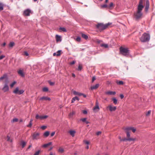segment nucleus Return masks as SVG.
Instances as JSON below:
<instances>
[{
    "instance_id": "39448f33",
    "label": "nucleus",
    "mask_w": 155,
    "mask_h": 155,
    "mask_svg": "<svg viewBox=\"0 0 155 155\" xmlns=\"http://www.w3.org/2000/svg\"><path fill=\"white\" fill-rule=\"evenodd\" d=\"M125 132L127 134V138H124L123 139H121V141H134L136 140L135 138H133L130 137V134L129 131H128L127 130H125Z\"/></svg>"
},
{
    "instance_id": "f8f14e48",
    "label": "nucleus",
    "mask_w": 155,
    "mask_h": 155,
    "mask_svg": "<svg viewBox=\"0 0 155 155\" xmlns=\"http://www.w3.org/2000/svg\"><path fill=\"white\" fill-rule=\"evenodd\" d=\"M143 0H140L137 8L143 9L144 8V6L143 5Z\"/></svg>"
},
{
    "instance_id": "9d476101",
    "label": "nucleus",
    "mask_w": 155,
    "mask_h": 155,
    "mask_svg": "<svg viewBox=\"0 0 155 155\" xmlns=\"http://www.w3.org/2000/svg\"><path fill=\"white\" fill-rule=\"evenodd\" d=\"M107 108H109L110 111L111 112L115 111L117 108L116 107H113L111 105H109L107 107Z\"/></svg>"
},
{
    "instance_id": "37998d69",
    "label": "nucleus",
    "mask_w": 155,
    "mask_h": 155,
    "mask_svg": "<svg viewBox=\"0 0 155 155\" xmlns=\"http://www.w3.org/2000/svg\"><path fill=\"white\" fill-rule=\"evenodd\" d=\"M40 150H38L36 152H35V154H34V155H39L40 153Z\"/></svg>"
},
{
    "instance_id": "49530a36",
    "label": "nucleus",
    "mask_w": 155,
    "mask_h": 155,
    "mask_svg": "<svg viewBox=\"0 0 155 155\" xmlns=\"http://www.w3.org/2000/svg\"><path fill=\"white\" fill-rule=\"evenodd\" d=\"M61 54V51H58L57 52V56H59Z\"/></svg>"
},
{
    "instance_id": "680f3d73",
    "label": "nucleus",
    "mask_w": 155,
    "mask_h": 155,
    "mask_svg": "<svg viewBox=\"0 0 155 155\" xmlns=\"http://www.w3.org/2000/svg\"><path fill=\"white\" fill-rule=\"evenodd\" d=\"M96 80V78L95 77H93L92 79V82H93L94 80Z\"/></svg>"
},
{
    "instance_id": "a878e982",
    "label": "nucleus",
    "mask_w": 155,
    "mask_h": 155,
    "mask_svg": "<svg viewBox=\"0 0 155 155\" xmlns=\"http://www.w3.org/2000/svg\"><path fill=\"white\" fill-rule=\"evenodd\" d=\"M69 133L70 135L73 137L74 136V134L75 133V131L74 130H70L69 131Z\"/></svg>"
},
{
    "instance_id": "c756f323",
    "label": "nucleus",
    "mask_w": 155,
    "mask_h": 155,
    "mask_svg": "<svg viewBox=\"0 0 155 155\" xmlns=\"http://www.w3.org/2000/svg\"><path fill=\"white\" fill-rule=\"evenodd\" d=\"M59 30H61L62 31H64V32H66L67 30L65 28L63 27H61L59 28Z\"/></svg>"
},
{
    "instance_id": "b1692460",
    "label": "nucleus",
    "mask_w": 155,
    "mask_h": 155,
    "mask_svg": "<svg viewBox=\"0 0 155 155\" xmlns=\"http://www.w3.org/2000/svg\"><path fill=\"white\" fill-rule=\"evenodd\" d=\"M79 98L77 97H75L72 98L71 100V103H73L76 100L79 101Z\"/></svg>"
},
{
    "instance_id": "09e8293b",
    "label": "nucleus",
    "mask_w": 155,
    "mask_h": 155,
    "mask_svg": "<svg viewBox=\"0 0 155 155\" xmlns=\"http://www.w3.org/2000/svg\"><path fill=\"white\" fill-rule=\"evenodd\" d=\"M24 55L26 56H28L29 54L27 51H25L24 52Z\"/></svg>"
},
{
    "instance_id": "c85d7f7f",
    "label": "nucleus",
    "mask_w": 155,
    "mask_h": 155,
    "mask_svg": "<svg viewBox=\"0 0 155 155\" xmlns=\"http://www.w3.org/2000/svg\"><path fill=\"white\" fill-rule=\"evenodd\" d=\"M112 100L113 101V103L114 104H116L117 103V100L116 98H112Z\"/></svg>"
},
{
    "instance_id": "a18cd8bd",
    "label": "nucleus",
    "mask_w": 155,
    "mask_h": 155,
    "mask_svg": "<svg viewBox=\"0 0 155 155\" xmlns=\"http://www.w3.org/2000/svg\"><path fill=\"white\" fill-rule=\"evenodd\" d=\"M6 75H4L3 76H2L1 77H0V81L1 80H3L4 78H5L6 77Z\"/></svg>"
},
{
    "instance_id": "13d9d810",
    "label": "nucleus",
    "mask_w": 155,
    "mask_h": 155,
    "mask_svg": "<svg viewBox=\"0 0 155 155\" xmlns=\"http://www.w3.org/2000/svg\"><path fill=\"white\" fill-rule=\"evenodd\" d=\"M83 113L84 114H87V111L86 110H84L83 111Z\"/></svg>"
},
{
    "instance_id": "f3484780",
    "label": "nucleus",
    "mask_w": 155,
    "mask_h": 155,
    "mask_svg": "<svg viewBox=\"0 0 155 155\" xmlns=\"http://www.w3.org/2000/svg\"><path fill=\"white\" fill-rule=\"evenodd\" d=\"M18 74L20 75L22 77H24L25 76V74L23 72V71L22 70H19L18 71Z\"/></svg>"
},
{
    "instance_id": "864d4df0",
    "label": "nucleus",
    "mask_w": 155,
    "mask_h": 155,
    "mask_svg": "<svg viewBox=\"0 0 155 155\" xmlns=\"http://www.w3.org/2000/svg\"><path fill=\"white\" fill-rule=\"evenodd\" d=\"M5 56L4 55H2L1 56H0V60L2 59L3 58H4L5 57Z\"/></svg>"
},
{
    "instance_id": "72a5a7b5",
    "label": "nucleus",
    "mask_w": 155,
    "mask_h": 155,
    "mask_svg": "<svg viewBox=\"0 0 155 155\" xmlns=\"http://www.w3.org/2000/svg\"><path fill=\"white\" fill-rule=\"evenodd\" d=\"M33 121V120L32 119H31L30 121V122H29V124L27 126V127H31L32 125V121Z\"/></svg>"
},
{
    "instance_id": "c03bdc74",
    "label": "nucleus",
    "mask_w": 155,
    "mask_h": 155,
    "mask_svg": "<svg viewBox=\"0 0 155 155\" xmlns=\"http://www.w3.org/2000/svg\"><path fill=\"white\" fill-rule=\"evenodd\" d=\"M107 7V5L106 4L104 5L101 6V7L102 8H105Z\"/></svg>"
},
{
    "instance_id": "69168bd1",
    "label": "nucleus",
    "mask_w": 155,
    "mask_h": 155,
    "mask_svg": "<svg viewBox=\"0 0 155 155\" xmlns=\"http://www.w3.org/2000/svg\"><path fill=\"white\" fill-rule=\"evenodd\" d=\"M72 76L74 78H75V74L74 73H72Z\"/></svg>"
},
{
    "instance_id": "6ab92c4d",
    "label": "nucleus",
    "mask_w": 155,
    "mask_h": 155,
    "mask_svg": "<svg viewBox=\"0 0 155 155\" xmlns=\"http://www.w3.org/2000/svg\"><path fill=\"white\" fill-rule=\"evenodd\" d=\"M27 143V142L23 140H21L20 142V145L22 146V148H23L25 146Z\"/></svg>"
},
{
    "instance_id": "774afa93",
    "label": "nucleus",
    "mask_w": 155,
    "mask_h": 155,
    "mask_svg": "<svg viewBox=\"0 0 155 155\" xmlns=\"http://www.w3.org/2000/svg\"><path fill=\"white\" fill-rule=\"evenodd\" d=\"M32 146L31 145H30L28 147V149H29L30 148H31V147Z\"/></svg>"
},
{
    "instance_id": "4c0bfd02",
    "label": "nucleus",
    "mask_w": 155,
    "mask_h": 155,
    "mask_svg": "<svg viewBox=\"0 0 155 155\" xmlns=\"http://www.w3.org/2000/svg\"><path fill=\"white\" fill-rule=\"evenodd\" d=\"M43 91L44 92H47L48 91V89L47 87H45L43 88Z\"/></svg>"
},
{
    "instance_id": "0eeeda50",
    "label": "nucleus",
    "mask_w": 155,
    "mask_h": 155,
    "mask_svg": "<svg viewBox=\"0 0 155 155\" xmlns=\"http://www.w3.org/2000/svg\"><path fill=\"white\" fill-rule=\"evenodd\" d=\"M40 134L35 132L32 134L33 140H38L39 139Z\"/></svg>"
},
{
    "instance_id": "a211bd4d",
    "label": "nucleus",
    "mask_w": 155,
    "mask_h": 155,
    "mask_svg": "<svg viewBox=\"0 0 155 155\" xmlns=\"http://www.w3.org/2000/svg\"><path fill=\"white\" fill-rule=\"evenodd\" d=\"M106 94L109 95H114L116 94L115 91H108L106 92Z\"/></svg>"
},
{
    "instance_id": "e2e57ef3",
    "label": "nucleus",
    "mask_w": 155,
    "mask_h": 155,
    "mask_svg": "<svg viewBox=\"0 0 155 155\" xmlns=\"http://www.w3.org/2000/svg\"><path fill=\"white\" fill-rule=\"evenodd\" d=\"M120 97L121 99H123L124 97V96L123 94L120 95Z\"/></svg>"
},
{
    "instance_id": "ea45409f",
    "label": "nucleus",
    "mask_w": 155,
    "mask_h": 155,
    "mask_svg": "<svg viewBox=\"0 0 155 155\" xmlns=\"http://www.w3.org/2000/svg\"><path fill=\"white\" fill-rule=\"evenodd\" d=\"M64 149L62 148H60L59 149V151L61 153H63L64 152Z\"/></svg>"
},
{
    "instance_id": "bb28decb",
    "label": "nucleus",
    "mask_w": 155,
    "mask_h": 155,
    "mask_svg": "<svg viewBox=\"0 0 155 155\" xmlns=\"http://www.w3.org/2000/svg\"><path fill=\"white\" fill-rule=\"evenodd\" d=\"M49 134V131H47L45 132L44 134V135L45 137H48Z\"/></svg>"
},
{
    "instance_id": "3c124183",
    "label": "nucleus",
    "mask_w": 155,
    "mask_h": 155,
    "mask_svg": "<svg viewBox=\"0 0 155 155\" xmlns=\"http://www.w3.org/2000/svg\"><path fill=\"white\" fill-rule=\"evenodd\" d=\"M76 40L78 41H81V38L80 37H78L76 38Z\"/></svg>"
},
{
    "instance_id": "58836bf2",
    "label": "nucleus",
    "mask_w": 155,
    "mask_h": 155,
    "mask_svg": "<svg viewBox=\"0 0 155 155\" xmlns=\"http://www.w3.org/2000/svg\"><path fill=\"white\" fill-rule=\"evenodd\" d=\"M16 82L15 81H14L11 84H10V87H12L14 86L15 85V84L16 83Z\"/></svg>"
},
{
    "instance_id": "7c9ffc66",
    "label": "nucleus",
    "mask_w": 155,
    "mask_h": 155,
    "mask_svg": "<svg viewBox=\"0 0 155 155\" xmlns=\"http://www.w3.org/2000/svg\"><path fill=\"white\" fill-rule=\"evenodd\" d=\"M116 83L119 85H123L124 84L123 82L122 81H117Z\"/></svg>"
},
{
    "instance_id": "f03ea898",
    "label": "nucleus",
    "mask_w": 155,
    "mask_h": 155,
    "mask_svg": "<svg viewBox=\"0 0 155 155\" xmlns=\"http://www.w3.org/2000/svg\"><path fill=\"white\" fill-rule=\"evenodd\" d=\"M111 23H108L106 24H104L102 23H100L96 25L97 28L100 31L104 30L107 28L110 25Z\"/></svg>"
},
{
    "instance_id": "5fc2aeb1",
    "label": "nucleus",
    "mask_w": 155,
    "mask_h": 155,
    "mask_svg": "<svg viewBox=\"0 0 155 155\" xmlns=\"http://www.w3.org/2000/svg\"><path fill=\"white\" fill-rule=\"evenodd\" d=\"M101 131H98L97 132L96 134L98 136L101 134Z\"/></svg>"
},
{
    "instance_id": "cd10ccee",
    "label": "nucleus",
    "mask_w": 155,
    "mask_h": 155,
    "mask_svg": "<svg viewBox=\"0 0 155 155\" xmlns=\"http://www.w3.org/2000/svg\"><path fill=\"white\" fill-rule=\"evenodd\" d=\"M4 5L1 3H0V12L3 9Z\"/></svg>"
},
{
    "instance_id": "0e129e2a",
    "label": "nucleus",
    "mask_w": 155,
    "mask_h": 155,
    "mask_svg": "<svg viewBox=\"0 0 155 155\" xmlns=\"http://www.w3.org/2000/svg\"><path fill=\"white\" fill-rule=\"evenodd\" d=\"M82 96H83L84 97H86V95L85 94L82 93Z\"/></svg>"
},
{
    "instance_id": "4be33fe9",
    "label": "nucleus",
    "mask_w": 155,
    "mask_h": 155,
    "mask_svg": "<svg viewBox=\"0 0 155 155\" xmlns=\"http://www.w3.org/2000/svg\"><path fill=\"white\" fill-rule=\"evenodd\" d=\"M73 93L75 95H78L79 96H81L82 95L81 93H79L75 91H73Z\"/></svg>"
},
{
    "instance_id": "393cba45",
    "label": "nucleus",
    "mask_w": 155,
    "mask_h": 155,
    "mask_svg": "<svg viewBox=\"0 0 155 155\" xmlns=\"http://www.w3.org/2000/svg\"><path fill=\"white\" fill-rule=\"evenodd\" d=\"M81 36H82V37L83 38H84L85 39L87 40L88 38V37L87 35L84 34L82 33H81Z\"/></svg>"
},
{
    "instance_id": "4468645a",
    "label": "nucleus",
    "mask_w": 155,
    "mask_h": 155,
    "mask_svg": "<svg viewBox=\"0 0 155 155\" xmlns=\"http://www.w3.org/2000/svg\"><path fill=\"white\" fill-rule=\"evenodd\" d=\"M31 12V11L28 9H27L24 12V14L26 16H28L30 15V13Z\"/></svg>"
},
{
    "instance_id": "e433bc0d",
    "label": "nucleus",
    "mask_w": 155,
    "mask_h": 155,
    "mask_svg": "<svg viewBox=\"0 0 155 155\" xmlns=\"http://www.w3.org/2000/svg\"><path fill=\"white\" fill-rule=\"evenodd\" d=\"M75 113V112L74 111H72L69 114V116L70 117H71L72 116L74 115Z\"/></svg>"
},
{
    "instance_id": "338daca9",
    "label": "nucleus",
    "mask_w": 155,
    "mask_h": 155,
    "mask_svg": "<svg viewBox=\"0 0 155 155\" xmlns=\"http://www.w3.org/2000/svg\"><path fill=\"white\" fill-rule=\"evenodd\" d=\"M57 54H56V53H54L53 54V55L54 56H57Z\"/></svg>"
},
{
    "instance_id": "dca6fc26",
    "label": "nucleus",
    "mask_w": 155,
    "mask_h": 155,
    "mask_svg": "<svg viewBox=\"0 0 155 155\" xmlns=\"http://www.w3.org/2000/svg\"><path fill=\"white\" fill-rule=\"evenodd\" d=\"M100 86V84H97L95 85H93L91 87V89L92 90L94 89H96L98 88Z\"/></svg>"
},
{
    "instance_id": "6e6d98bb",
    "label": "nucleus",
    "mask_w": 155,
    "mask_h": 155,
    "mask_svg": "<svg viewBox=\"0 0 155 155\" xmlns=\"http://www.w3.org/2000/svg\"><path fill=\"white\" fill-rule=\"evenodd\" d=\"M49 84L51 85H53L54 84V82H51L50 81H49Z\"/></svg>"
},
{
    "instance_id": "8fccbe9b",
    "label": "nucleus",
    "mask_w": 155,
    "mask_h": 155,
    "mask_svg": "<svg viewBox=\"0 0 155 155\" xmlns=\"http://www.w3.org/2000/svg\"><path fill=\"white\" fill-rule=\"evenodd\" d=\"M7 141H10L11 142H12V140L10 139V138L8 136L7 137Z\"/></svg>"
},
{
    "instance_id": "412c9836",
    "label": "nucleus",
    "mask_w": 155,
    "mask_h": 155,
    "mask_svg": "<svg viewBox=\"0 0 155 155\" xmlns=\"http://www.w3.org/2000/svg\"><path fill=\"white\" fill-rule=\"evenodd\" d=\"M56 41L57 42L61 41V37L60 36L58 35H56Z\"/></svg>"
},
{
    "instance_id": "bf43d9fd",
    "label": "nucleus",
    "mask_w": 155,
    "mask_h": 155,
    "mask_svg": "<svg viewBox=\"0 0 155 155\" xmlns=\"http://www.w3.org/2000/svg\"><path fill=\"white\" fill-rule=\"evenodd\" d=\"M75 61H73L72 62L70 63V64L71 65L74 64H75Z\"/></svg>"
},
{
    "instance_id": "f704fd0d",
    "label": "nucleus",
    "mask_w": 155,
    "mask_h": 155,
    "mask_svg": "<svg viewBox=\"0 0 155 155\" xmlns=\"http://www.w3.org/2000/svg\"><path fill=\"white\" fill-rule=\"evenodd\" d=\"M151 113V110H149L146 113V116H149L150 114Z\"/></svg>"
},
{
    "instance_id": "052dcab7",
    "label": "nucleus",
    "mask_w": 155,
    "mask_h": 155,
    "mask_svg": "<svg viewBox=\"0 0 155 155\" xmlns=\"http://www.w3.org/2000/svg\"><path fill=\"white\" fill-rule=\"evenodd\" d=\"M86 119H87L86 118H84L82 119H81V120L83 122H85L86 120Z\"/></svg>"
},
{
    "instance_id": "2eb2a0df",
    "label": "nucleus",
    "mask_w": 155,
    "mask_h": 155,
    "mask_svg": "<svg viewBox=\"0 0 155 155\" xmlns=\"http://www.w3.org/2000/svg\"><path fill=\"white\" fill-rule=\"evenodd\" d=\"M149 2L148 0L146 1V6L145 7V10L146 11H147L149 7Z\"/></svg>"
},
{
    "instance_id": "ddd939ff",
    "label": "nucleus",
    "mask_w": 155,
    "mask_h": 155,
    "mask_svg": "<svg viewBox=\"0 0 155 155\" xmlns=\"http://www.w3.org/2000/svg\"><path fill=\"white\" fill-rule=\"evenodd\" d=\"M2 90L4 92L7 91H8L9 87L7 84H5V85Z\"/></svg>"
},
{
    "instance_id": "473e14b6",
    "label": "nucleus",
    "mask_w": 155,
    "mask_h": 155,
    "mask_svg": "<svg viewBox=\"0 0 155 155\" xmlns=\"http://www.w3.org/2000/svg\"><path fill=\"white\" fill-rule=\"evenodd\" d=\"M114 7V4L113 2H111L109 6V8H112Z\"/></svg>"
},
{
    "instance_id": "423d86ee",
    "label": "nucleus",
    "mask_w": 155,
    "mask_h": 155,
    "mask_svg": "<svg viewBox=\"0 0 155 155\" xmlns=\"http://www.w3.org/2000/svg\"><path fill=\"white\" fill-rule=\"evenodd\" d=\"M24 92V91L23 90H19V88L18 87H16L15 89L13 91V92L16 94L19 95L22 94Z\"/></svg>"
},
{
    "instance_id": "20e7f679",
    "label": "nucleus",
    "mask_w": 155,
    "mask_h": 155,
    "mask_svg": "<svg viewBox=\"0 0 155 155\" xmlns=\"http://www.w3.org/2000/svg\"><path fill=\"white\" fill-rule=\"evenodd\" d=\"M150 39V36L149 34L146 33H144L140 38V41L142 42H145L148 41Z\"/></svg>"
},
{
    "instance_id": "79ce46f5",
    "label": "nucleus",
    "mask_w": 155,
    "mask_h": 155,
    "mask_svg": "<svg viewBox=\"0 0 155 155\" xmlns=\"http://www.w3.org/2000/svg\"><path fill=\"white\" fill-rule=\"evenodd\" d=\"M15 45V44L14 42H11L9 44V46L10 47H13Z\"/></svg>"
},
{
    "instance_id": "c9c22d12",
    "label": "nucleus",
    "mask_w": 155,
    "mask_h": 155,
    "mask_svg": "<svg viewBox=\"0 0 155 155\" xmlns=\"http://www.w3.org/2000/svg\"><path fill=\"white\" fill-rule=\"evenodd\" d=\"M82 65L81 64H79L78 67V71H81L82 69Z\"/></svg>"
},
{
    "instance_id": "1a4fd4ad",
    "label": "nucleus",
    "mask_w": 155,
    "mask_h": 155,
    "mask_svg": "<svg viewBox=\"0 0 155 155\" xmlns=\"http://www.w3.org/2000/svg\"><path fill=\"white\" fill-rule=\"evenodd\" d=\"M93 109L95 112H97L100 109L97 101H96V105L95 107L93 108Z\"/></svg>"
},
{
    "instance_id": "aec40b11",
    "label": "nucleus",
    "mask_w": 155,
    "mask_h": 155,
    "mask_svg": "<svg viewBox=\"0 0 155 155\" xmlns=\"http://www.w3.org/2000/svg\"><path fill=\"white\" fill-rule=\"evenodd\" d=\"M40 100H48V101H50L51 99L50 98L48 97H41L40 99Z\"/></svg>"
},
{
    "instance_id": "6e6552de",
    "label": "nucleus",
    "mask_w": 155,
    "mask_h": 155,
    "mask_svg": "<svg viewBox=\"0 0 155 155\" xmlns=\"http://www.w3.org/2000/svg\"><path fill=\"white\" fill-rule=\"evenodd\" d=\"M48 117V116L47 115L45 116H39L38 114H36L35 116V118L37 119H40L41 120H42L46 119Z\"/></svg>"
},
{
    "instance_id": "f257e3e1",
    "label": "nucleus",
    "mask_w": 155,
    "mask_h": 155,
    "mask_svg": "<svg viewBox=\"0 0 155 155\" xmlns=\"http://www.w3.org/2000/svg\"><path fill=\"white\" fill-rule=\"evenodd\" d=\"M143 9L137 8V10L136 12L134 13V18L136 20L141 19L142 16L143 14L142 11Z\"/></svg>"
},
{
    "instance_id": "7ed1b4c3",
    "label": "nucleus",
    "mask_w": 155,
    "mask_h": 155,
    "mask_svg": "<svg viewBox=\"0 0 155 155\" xmlns=\"http://www.w3.org/2000/svg\"><path fill=\"white\" fill-rule=\"evenodd\" d=\"M120 53L122 55L127 56L129 54V50L127 48L121 47L120 48Z\"/></svg>"
},
{
    "instance_id": "5701e85b",
    "label": "nucleus",
    "mask_w": 155,
    "mask_h": 155,
    "mask_svg": "<svg viewBox=\"0 0 155 155\" xmlns=\"http://www.w3.org/2000/svg\"><path fill=\"white\" fill-rule=\"evenodd\" d=\"M51 144H52V142H49V143H48L45 144H44L42 146V147L44 148H46V147H48V146H49L51 145Z\"/></svg>"
},
{
    "instance_id": "de8ad7c7",
    "label": "nucleus",
    "mask_w": 155,
    "mask_h": 155,
    "mask_svg": "<svg viewBox=\"0 0 155 155\" xmlns=\"http://www.w3.org/2000/svg\"><path fill=\"white\" fill-rule=\"evenodd\" d=\"M47 128V127L45 126H43L41 127V128L43 130H45Z\"/></svg>"
},
{
    "instance_id": "9b49d317",
    "label": "nucleus",
    "mask_w": 155,
    "mask_h": 155,
    "mask_svg": "<svg viewBox=\"0 0 155 155\" xmlns=\"http://www.w3.org/2000/svg\"><path fill=\"white\" fill-rule=\"evenodd\" d=\"M124 130H127L128 131H129L130 130H131L133 133L135 132L136 131V129L132 127H127L125 128Z\"/></svg>"
},
{
    "instance_id": "603ef678",
    "label": "nucleus",
    "mask_w": 155,
    "mask_h": 155,
    "mask_svg": "<svg viewBox=\"0 0 155 155\" xmlns=\"http://www.w3.org/2000/svg\"><path fill=\"white\" fill-rule=\"evenodd\" d=\"M84 142L87 144H89V142L87 141V140H84Z\"/></svg>"
},
{
    "instance_id": "a19ab883",
    "label": "nucleus",
    "mask_w": 155,
    "mask_h": 155,
    "mask_svg": "<svg viewBox=\"0 0 155 155\" xmlns=\"http://www.w3.org/2000/svg\"><path fill=\"white\" fill-rule=\"evenodd\" d=\"M18 121V119L16 118H14L12 120V122H17Z\"/></svg>"
},
{
    "instance_id": "4d7b16f0",
    "label": "nucleus",
    "mask_w": 155,
    "mask_h": 155,
    "mask_svg": "<svg viewBox=\"0 0 155 155\" xmlns=\"http://www.w3.org/2000/svg\"><path fill=\"white\" fill-rule=\"evenodd\" d=\"M55 134V132H52V133H51V136L52 137V136H54V135Z\"/></svg>"
},
{
    "instance_id": "2f4dec72",
    "label": "nucleus",
    "mask_w": 155,
    "mask_h": 155,
    "mask_svg": "<svg viewBox=\"0 0 155 155\" xmlns=\"http://www.w3.org/2000/svg\"><path fill=\"white\" fill-rule=\"evenodd\" d=\"M101 46L105 48H107L108 47V45L107 44H102L101 45Z\"/></svg>"
}]
</instances>
